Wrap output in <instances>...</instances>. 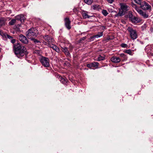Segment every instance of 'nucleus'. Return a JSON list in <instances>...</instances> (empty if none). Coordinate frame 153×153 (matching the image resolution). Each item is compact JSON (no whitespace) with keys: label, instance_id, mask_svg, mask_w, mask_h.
I'll use <instances>...</instances> for the list:
<instances>
[{"label":"nucleus","instance_id":"1","mask_svg":"<svg viewBox=\"0 0 153 153\" xmlns=\"http://www.w3.org/2000/svg\"><path fill=\"white\" fill-rule=\"evenodd\" d=\"M13 50L15 54L19 58H21L25 54H27L26 48L18 43L14 45Z\"/></svg>","mask_w":153,"mask_h":153},{"label":"nucleus","instance_id":"2","mask_svg":"<svg viewBox=\"0 0 153 153\" xmlns=\"http://www.w3.org/2000/svg\"><path fill=\"white\" fill-rule=\"evenodd\" d=\"M39 33L38 31L35 28H31L29 29L26 33V35L29 39L36 37Z\"/></svg>","mask_w":153,"mask_h":153},{"label":"nucleus","instance_id":"3","mask_svg":"<svg viewBox=\"0 0 153 153\" xmlns=\"http://www.w3.org/2000/svg\"><path fill=\"white\" fill-rule=\"evenodd\" d=\"M121 9L119 10V13L117 14V16H120L125 14L126 11L129 10L130 7L128 5L122 3L120 4Z\"/></svg>","mask_w":153,"mask_h":153},{"label":"nucleus","instance_id":"4","mask_svg":"<svg viewBox=\"0 0 153 153\" xmlns=\"http://www.w3.org/2000/svg\"><path fill=\"white\" fill-rule=\"evenodd\" d=\"M127 30L129 32L131 38L134 40L137 38V34L136 30L131 27H128Z\"/></svg>","mask_w":153,"mask_h":153},{"label":"nucleus","instance_id":"5","mask_svg":"<svg viewBox=\"0 0 153 153\" xmlns=\"http://www.w3.org/2000/svg\"><path fill=\"white\" fill-rule=\"evenodd\" d=\"M40 62L42 65L45 67H48L50 65L49 60L48 58L42 57L40 59Z\"/></svg>","mask_w":153,"mask_h":153},{"label":"nucleus","instance_id":"6","mask_svg":"<svg viewBox=\"0 0 153 153\" xmlns=\"http://www.w3.org/2000/svg\"><path fill=\"white\" fill-rule=\"evenodd\" d=\"M140 7L144 10H151L152 9L151 6L146 3L145 1H143L140 5Z\"/></svg>","mask_w":153,"mask_h":153},{"label":"nucleus","instance_id":"7","mask_svg":"<svg viewBox=\"0 0 153 153\" xmlns=\"http://www.w3.org/2000/svg\"><path fill=\"white\" fill-rule=\"evenodd\" d=\"M43 38L45 40L48 42V44L53 43L54 42V40L53 38L49 36L48 35L44 36Z\"/></svg>","mask_w":153,"mask_h":153},{"label":"nucleus","instance_id":"8","mask_svg":"<svg viewBox=\"0 0 153 153\" xmlns=\"http://www.w3.org/2000/svg\"><path fill=\"white\" fill-rule=\"evenodd\" d=\"M19 39L22 43L24 44H27L28 43V40L26 37L22 34L20 35Z\"/></svg>","mask_w":153,"mask_h":153},{"label":"nucleus","instance_id":"9","mask_svg":"<svg viewBox=\"0 0 153 153\" xmlns=\"http://www.w3.org/2000/svg\"><path fill=\"white\" fill-rule=\"evenodd\" d=\"M65 25L66 27L68 30L71 28L70 25L71 21L68 18H66L65 19Z\"/></svg>","mask_w":153,"mask_h":153},{"label":"nucleus","instance_id":"10","mask_svg":"<svg viewBox=\"0 0 153 153\" xmlns=\"http://www.w3.org/2000/svg\"><path fill=\"white\" fill-rule=\"evenodd\" d=\"M111 61L113 62L117 63L119 62L120 61V59L118 57L114 56L111 58Z\"/></svg>","mask_w":153,"mask_h":153},{"label":"nucleus","instance_id":"11","mask_svg":"<svg viewBox=\"0 0 153 153\" xmlns=\"http://www.w3.org/2000/svg\"><path fill=\"white\" fill-rule=\"evenodd\" d=\"M15 19H16V20H17L22 21V20L24 21L25 19V18L24 15L20 14L16 16Z\"/></svg>","mask_w":153,"mask_h":153},{"label":"nucleus","instance_id":"12","mask_svg":"<svg viewBox=\"0 0 153 153\" xmlns=\"http://www.w3.org/2000/svg\"><path fill=\"white\" fill-rule=\"evenodd\" d=\"M132 7L134 8L137 11V12L141 15L143 13V11L137 7L136 4H132Z\"/></svg>","mask_w":153,"mask_h":153},{"label":"nucleus","instance_id":"13","mask_svg":"<svg viewBox=\"0 0 153 153\" xmlns=\"http://www.w3.org/2000/svg\"><path fill=\"white\" fill-rule=\"evenodd\" d=\"M62 50L64 52L65 55L68 56H70V53H69L68 48L66 47H62Z\"/></svg>","mask_w":153,"mask_h":153},{"label":"nucleus","instance_id":"14","mask_svg":"<svg viewBox=\"0 0 153 153\" xmlns=\"http://www.w3.org/2000/svg\"><path fill=\"white\" fill-rule=\"evenodd\" d=\"M58 78L60 82L64 84H66L68 81L67 79H65L61 76H59Z\"/></svg>","mask_w":153,"mask_h":153},{"label":"nucleus","instance_id":"15","mask_svg":"<svg viewBox=\"0 0 153 153\" xmlns=\"http://www.w3.org/2000/svg\"><path fill=\"white\" fill-rule=\"evenodd\" d=\"M88 12H87L84 11L82 13V16L83 18H89L91 16H90L87 14Z\"/></svg>","mask_w":153,"mask_h":153},{"label":"nucleus","instance_id":"16","mask_svg":"<svg viewBox=\"0 0 153 153\" xmlns=\"http://www.w3.org/2000/svg\"><path fill=\"white\" fill-rule=\"evenodd\" d=\"M5 37L6 38L10 39L11 42L13 43H14L16 41L15 39H13L12 36H10L8 34H7L5 36Z\"/></svg>","mask_w":153,"mask_h":153},{"label":"nucleus","instance_id":"17","mask_svg":"<svg viewBox=\"0 0 153 153\" xmlns=\"http://www.w3.org/2000/svg\"><path fill=\"white\" fill-rule=\"evenodd\" d=\"M6 20L4 18L0 19V27L5 25Z\"/></svg>","mask_w":153,"mask_h":153},{"label":"nucleus","instance_id":"18","mask_svg":"<svg viewBox=\"0 0 153 153\" xmlns=\"http://www.w3.org/2000/svg\"><path fill=\"white\" fill-rule=\"evenodd\" d=\"M105 56L104 55L102 56L101 55H99L98 57L97 58V59H96V60L98 61L103 60L105 59Z\"/></svg>","mask_w":153,"mask_h":153},{"label":"nucleus","instance_id":"19","mask_svg":"<svg viewBox=\"0 0 153 153\" xmlns=\"http://www.w3.org/2000/svg\"><path fill=\"white\" fill-rule=\"evenodd\" d=\"M103 35V33L102 32L99 33H98L93 36V38H98L100 37Z\"/></svg>","mask_w":153,"mask_h":153},{"label":"nucleus","instance_id":"20","mask_svg":"<svg viewBox=\"0 0 153 153\" xmlns=\"http://www.w3.org/2000/svg\"><path fill=\"white\" fill-rule=\"evenodd\" d=\"M16 22V19H12L9 23V24L11 25H13Z\"/></svg>","mask_w":153,"mask_h":153},{"label":"nucleus","instance_id":"21","mask_svg":"<svg viewBox=\"0 0 153 153\" xmlns=\"http://www.w3.org/2000/svg\"><path fill=\"white\" fill-rule=\"evenodd\" d=\"M53 44V43L48 44L47 45L48 47L52 48L53 50H54L55 48H56V46Z\"/></svg>","mask_w":153,"mask_h":153},{"label":"nucleus","instance_id":"22","mask_svg":"<svg viewBox=\"0 0 153 153\" xmlns=\"http://www.w3.org/2000/svg\"><path fill=\"white\" fill-rule=\"evenodd\" d=\"M91 7L94 10H98L100 8V6L98 4H95L93 5Z\"/></svg>","mask_w":153,"mask_h":153},{"label":"nucleus","instance_id":"23","mask_svg":"<svg viewBox=\"0 0 153 153\" xmlns=\"http://www.w3.org/2000/svg\"><path fill=\"white\" fill-rule=\"evenodd\" d=\"M93 64V67H95L96 68H98L99 64L97 62H94L92 63Z\"/></svg>","mask_w":153,"mask_h":153},{"label":"nucleus","instance_id":"24","mask_svg":"<svg viewBox=\"0 0 153 153\" xmlns=\"http://www.w3.org/2000/svg\"><path fill=\"white\" fill-rule=\"evenodd\" d=\"M85 2L88 4H91L93 2V0H84Z\"/></svg>","mask_w":153,"mask_h":153},{"label":"nucleus","instance_id":"25","mask_svg":"<svg viewBox=\"0 0 153 153\" xmlns=\"http://www.w3.org/2000/svg\"><path fill=\"white\" fill-rule=\"evenodd\" d=\"M132 22L134 23H137L138 22V19L136 17H133L131 19Z\"/></svg>","mask_w":153,"mask_h":153},{"label":"nucleus","instance_id":"26","mask_svg":"<svg viewBox=\"0 0 153 153\" xmlns=\"http://www.w3.org/2000/svg\"><path fill=\"white\" fill-rule=\"evenodd\" d=\"M141 16H143V17L144 18H147L149 16L148 14H147L146 13L144 12L142 14Z\"/></svg>","mask_w":153,"mask_h":153},{"label":"nucleus","instance_id":"27","mask_svg":"<svg viewBox=\"0 0 153 153\" xmlns=\"http://www.w3.org/2000/svg\"><path fill=\"white\" fill-rule=\"evenodd\" d=\"M125 52L126 53H127L129 54V55H132V51L131 50H130V49H128V50H126L125 51Z\"/></svg>","mask_w":153,"mask_h":153},{"label":"nucleus","instance_id":"28","mask_svg":"<svg viewBox=\"0 0 153 153\" xmlns=\"http://www.w3.org/2000/svg\"><path fill=\"white\" fill-rule=\"evenodd\" d=\"M102 13L105 16H106L108 14L107 11L105 10H102Z\"/></svg>","mask_w":153,"mask_h":153},{"label":"nucleus","instance_id":"29","mask_svg":"<svg viewBox=\"0 0 153 153\" xmlns=\"http://www.w3.org/2000/svg\"><path fill=\"white\" fill-rule=\"evenodd\" d=\"M31 40L33 41L36 44L40 43V41L38 40L37 39H35L34 38H31Z\"/></svg>","mask_w":153,"mask_h":153},{"label":"nucleus","instance_id":"30","mask_svg":"<svg viewBox=\"0 0 153 153\" xmlns=\"http://www.w3.org/2000/svg\"><path fill=\"white\" fill-rule=\"evenodd\" d=\"M119 55L121 57H123V58H124V59H127L126 55H125L123 53H121Z\"/></svg>","mask_w":153,"mask_h":153},{"label":"nucleus","instance_id":"31","mask_svg":"<svg viewBox=\"0 0 153 153\" xmlns=\"http://www.w3.org/2000/svg\"><path fill=\"white\" fill-rule=\"evenodd\" d=\"M135 2L138 4H139L140 5V4L142 3L143 1H142L141 0H134Z\"/></svg>","mask_w":153,"mask_h":153},{"label":"nucleus","instance_id":"32","mask_svg":"<svg viewBox=\"0 0 153 153\" xmlns=\"http://www.w3.org/2000/svg\"><path fill=\"white\" fill-rule=\"evenodd\" d=\"M147 27V25L146 24H144L142 27H141V28L142 29V30H145L146 27Z\"/></svg>","mask_w":153,"mask_h":153},{"label":"nucleus","instance_id":"33","mask_svg":"<svg viewBox=\"0 0 153 153\" xmlns=\"http://www.w3.org/2000/svg\"><path fill=\"white\" fill-rule=\"evenodd\" d=\"M121 46L123 48H126L127 47V45L123 43L121 44Z\"/></svg>","mask_w":153,"mask_h":153},{"label":"nucleus","instance_id":"34","mask_svg":"<svg viewBox=\"0 0 153 153\" xmlns=\"http://www.w3.org/2000/svg\"><path fill=\"white\" fill-rule=\"evenodd\" d=\"M93 65V64H92V63H91L87 64V67H88V68H91L93 67V65Z\"/></svg>","mask_w":153,"mask_h":153},{"label":"nucleus","instance_id":"35","mask_svg":"<svg viewBox=\"0 0 153 153\" xmlns=\"http://www.w3.org/2000/svg\"><path fill=\"white\" fill-rule=\"evenodd\" d=\"M54 50L56 52H57L58 53H59L60 52V50L57 47H56V48H55Z\"/></svg>","mask_w":153,"mask_h":153},{"label":"nucleus","instance_id":"36","mask_svg":"<svg viewBox=\"0 0 153 153\" xmlns=\"http://www.w3.org/2000/svg\"><path fill=\"white\" fill-rule=\"evenodd\" d=\"M108 2L109 3H112L114 1V0H107Z\"/></svg>","mask_w":153,"mask_h":153},{"label":"nucleus","instance_id":"37","mask_svg":"<svg viewBox=\"0 0 153 153\" xmlns=\"http://www.w3.org/2000/svg\"><path fill=\"white\" fill-rule=\"evenodd\" d=\"M85 39H86V37H82V38H81L80 39V40L82 41V40H84Z\"/></svg>","mask_w":153,"mask_h":153},{"label":"nucleus","instance_id":"38","mask_svg":"<svg viewBox=\"0 0 153 153\" xmlns=\"http://www.w3.org/2000/svg\"><path fill=\"white\" fill-rule=\"evenodd\" d=\"M3 32L0 30V35H3Z\"/></svg>","mask_w":153,"mask_h":153},{"label":"nucleus","instance_id":"39","mask_svg":"<svg viewBox=\"0 0 153 153\" xmlns=\"http://www.w3.org/2000/svg\"><path fill=\"white\" fill-rule=\"evenodd\" d=\"M38 52H39V51H36V52H35V53H38Z\"/></svg>","mask_w":153,"mask_h":153},{"label":"nucleus","instance_id":"40","mask_svg":"<svg viewBox=\"0 0 153 153\" xmlns=\"http://www.w3.org/2000/svg\"><path fill=\"white\" fill-rule=\"evenodd\" d=\"M152 23H153V22H152Z\"/></svg>","mask_w":153,"mask_h":153}]
</instances>
